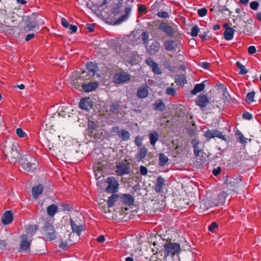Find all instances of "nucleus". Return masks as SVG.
I'll return each instance as SVG.
<instances>
[{
  "label": "nucleus",
  "mask_w": 261,
  "mask_h": 261,
  "mask_svg": "<svg viewBox=\"0 0 261 261\" xmlns=\"http://www.w3.org/2000/svg\"><path fill=\"white\" fill-rule=\"evenodd\" d=\"M3 151L7 158L12 162L18 161L21 157L18 144L10 137L7 138L4 143Z\"/></svg>",
  "instance_id": "1"
},
{
  "label": "nucleus",
  "mask_w": 261,
  "mask_h": 261,
  "mask_svg": "<svg viewBox=\"0 0 261 261\" xmlns=\"http://www.w3.org/2000/svg\"><path fill=\"white\" fill-rule=\"evenodd\" d=\"M126 5L127 6L123 5L122 0H119L113 8L112 14H113V18L116 19L115 24H119L127 19L132 9L128 5L126 4Z\"/></svg>",
  "instance_id": "2"
},
{
  "label": "nucleus",
  "mask_w": 261,
  "mask_h": 261,
  "mask_svg": "<svg viewBox=\"0 0 261 261\" xmlns=\"http://www.w3.org/2000/svg\"><path fill=\"white\" fill-rule=\"evenodd\" d=\"M38 15L37 13H33L30 15H23L22 22L23 23V30L26 33L32 31L35 29H39Z\"/></svg>",
  "instance_id": "3"
},
{
  "label": "nucleus",
  "mask_w": 261,
  "mask_h": 261,
  "mask_svg": "<svg viewBox=\"0 0 261 261\" xmlns=\"http://www.w3.org/2000/svg\"><path fill=\"white\" fill-rule=\"evenodd\" d=\"M180 250V245L177 243H165L164 245L163 252L166 261H167L168 259V257H173V256L175 254L178 253Z\"/></svg>",
  "instance_id": "4"
},
{
  "label": "nucleus",
  "mask_w": 261,
  "mask_h": 261,
  "mask_svg": "<svg viewBox=\"0 0 261 261\" xmlns=\"http://www.w3.org/2000/svg\"><path fill=\"white\" fill-rule=\"evenodd\" d=\"M225 184L227 185V189L232 192H237L245 187L241 178H232L226 179L225 180Z\"/></svg>",
  "instance_id": "5"
},
{
  "label": "nucleus",
  "mask_w": 261,
  "mask_h": 261,
  "mask_svg": "<svg viewBox=\"0 0 261 261\" xmlns=\"http://www.w3.org/2000/svg\"><path fill=\"white\" fill-rule=\"evenodd\" d=\"M77 73L75 74H73L72 75L71 78V84L74 86V87L76 89H79L81 87L82 88V85L84 84V81H86V80H90V77H87V72L86 71H84L81 73H80V75H76Z\"/></svg>",
  "instance_id": "6"
},
{
  "label": "nucleus",
  "mask_w": 261,
  "mask_h": 261,
  "mask_svg": "<svg viewBox=\"0 0 261 261\" xmlns=\"http://www.w3.org/2000/svg\"><path fill=\"white\" fill-rule=\"evenodd\" d=\"M70 221L72 230L71 233L74 236V233H75V239L76 240L79 239L82 232L85 230V226L82 224L81 221L77 218H70Z\"/></svg>",
  "instance_id": "7"
},
{
  "label": "nucleus",
  "mask_w": 261,
  "mask_h": 261,
  "mask_svg": "<svg viewBox=\"0 0 261 261\" xmlns=\"http://www.w3.org/2000/svg\"><path fill=\"white\" fill-rule=\"evenodd\" d=\"M159 29L162 32L166 33V34L170 37H172L174 35L178 36L179 35V33L176 25L172 27L165 22H162L160 23Z\"/></svg>",
  "instance_id": "8"
},
{
  "label": "nucleus",
  "mask_w": 261,
  "mask_h": 261,
  "mask_svg": "<svg viewBox=\"0 0 261 261\" xmlns=\"http://www.w3.org/2000/svg\"><path fill=\"white\" fill-rule=\"evenodd\" d=\"M35 160L30 156H23L20 160V163L22 168L27 171L29 172L36 168V165L33 162Z\"/></svg>",
  "instance_id": "9"
},
{
  "label": "nucleus",
  "mask_w": 261,
  "mask_h": 261,
  "mask_svg": "<svg viewBox=\"0 0 261 261\" xmlns=\"http://www.w3.org/2000/svg\"><path fill=\"white\" fill-rule=\"evenodd\" d=\"M22 11L20 9L14 8L11 12L10 16H8L6 19L9 20L13 25L20 23V21L22 22Z\"/></svg>",
  "instance_id": "10"
},
{
  "label": "nucleus",
  "mask_w": 261,
  "mask_h": 261,
  "mask_svg": "<svg viewBox=\"0 0 261 261\" xmlns=\"http://www.w3.org/2000/svg\"><path fill=\"white\" fill-rule=\"evenodd\" d=\"M111 133L114 135H117L123 141H126L130 139L129 132L124 129H120L118 126L113 127L111 129Z\"/></svg>",
  "instance_id": "11"
},
{
  "label": "nucleus",
  "mask_w": 261,
  "mask_h": 261,
  "mask_svg": "<svg viewBox=\"0 0 261 261\" xmlns=\"http://www.w3.org/2000/svg\"><path fill=\"white\" fill-rule=\"evenodd\" d=\"M105 181L108 184V186L106 188L105 191L108 193H115L117 192L119 184L115 177L111 176L107 178Z\"/></svg>",
  "instance_id": "12"
},
{
  "label": "nucleus",
  "mask_w": 261,
  "mask_h": 261,
  "mask_svg": "<svg viewBox=\"0 0 261 261\" xmlns=\"http://www.w3.org/2000/svg\"><path fill=\"white\" fill-rule=\"evenodd\" d=\"M130 80V75L125 71L116 73L113 77V82L116 84H123L127 82Z\"/></svg>",
  "instance_id": "13"
},
{
  "label": "nucleus",
  "mask_w": 261,
  "mask_h": 261,
  "mask_svg": "<svg viewBox=\"0 0 261 261\" xmlns=\"http://www.w3.org/2000/svg\"><path fill=\"white\" fill-rule=\"evenodd\" d=\"M162 48L160 42L157 40H154L151 44H147L145 48L147 53L149 55H155L159 53L160 49Z\"/></svg>",
  "instance_id": "14"
},
{
  "label": "nucleus",
  "mask_w": 261,
  "mask_h": 261,
  "mask_svg": "<svg viewBox=\"0 0 261 261\" xmlns=\"http://www.w3.org/2000/svg\"><path fill=\"white\" fill-rule=\"evenodd\" d=\"M180 41L168 39L164 42V48L166 50L172 51L176 50L180 45Z\"/></svg>",
  "instance_id": "15"
},
{
  "label": "nucleus",
  "mask_w": 261,
  "mask_h": 261,
  "mask_svg": "<svg viewBox=\"0 0 261 261\" xmlns=\"http://www.w3.org/2000/svg\"><path fill=\"white\" fill-rule=\"evenodd\" d=\"M116 172L119 176L128 174L130 173L129 167L123 162L118 163L116 166Z\"/></svg>",
  "instance_id": "16"
},
{
  "label": "nucleus",
  "mask_w": 261,
  "mask_h": 261,
  "mask_svg": "<svg viewBox=\"0 0 261 261\" xmlns=\"http://www.w3.org/2000/svg\"><path fill=\"white\" fill-rule=\"evenodd\" d=\"M9 4L4 3L0 0V21H3L4 23H9L8 21H6L8 17L7 9L9 8Z\"/></svg>",
  "instance_id": "17"
},
{
  "label": "nucleus",
  "mask_w": 261,
  "mask_h": 261,
  "mask_svg": "<svg viewBox=\"0 0 261 261\" xmlns=\"http://www.w3.org/2000/svg\"><path fill=\"white\" fill-rule=\"evenodd\" d=\"M205 136L208 139L218 137V138L222 139L223 140H226L225 137L222 134V132L216 129H208L206 130L205 133Z\"/></svg>",
  "instance_id": "18"
},
{
  "label": "nucleus",
  "mask_w": 261,
  "mask_h": 261,
  "mask_svg": "<svg viewBox=\"0 0 261 261\" xmlns=\"http://www.w3.org/2000/svg\"><path fill=\"white\" fill-rule=\"evenodd\" d=\"M67 232H69L67 231ZM74 235L72 234V233H68L67 237H64V239H62L61 241V244L59 245L60 248L65 249L67 245L70 243L74 244L75 241L76 240L74 239Z\"/></svg>",
  "instance_id": "19"
},
{
  "label": "nucleus",
  "mask_w": 261,
  "mask_h": 261,
  "mask_svg": "<svg viewBox=\"0 0 261 261\" xmlns=\"http://www.w3.org/2000/svg\"><path fill=\"white\" fill-rule=\"evenodd\" d=\"M98 67L97 64L93 62H88L86 64V69L88 70L87 77H90V80H92V77L94 76L96 74Z\"/></svg>",
  "instance_id": "20"
},
{
  "label": "nucleus",
  "mask_w": 261,
  "mask_h": 261,
  "mask_svg": "<svg viewBox=\"0 0 261 261\" xmlns=\"http://www.w3.org/2000/svg\"><path fill=\"white\" fill-rule=\"evenodd\" d=\"M79 106L82 109L89 111L92 108L93 101L89 97L82 98Z\"/></svg>",
  "instance_id": "21"
},
{
  "label": "nucleus",
  "mask_w": 261,
  "mask_h": 261,
  "mask_svg": "<svg viewBox=\"0 0 261 261\" xmlns=\"http://www.w3.org/2000/svg\"><path fill=\"white\" fill-rule=\"evenodd\" d=\"M98 86L97 82H89L82 85L83 90L86 92H90L95 90Z\"/></svg>",
  "instance_id": "22"
},
{
  "label": "nucleus",
  "mask_w": 261,
  "mask_h": 261,
  "mask_svg": "<svg viewBox=\"0 0 261 261\" xmlns=\"http://www.w3.org/2000/svg\"><path fill=\"white\" fill-rule=\"evenodd\" d=\"M148 86L147 85H142L139 87L137 96L139 98H144L148 95Z\"/></svg>",
  "instance_id": "23"
},
{
  "label": "nucleus",
  "mask_w": 261,
  "mask_h": 261,
  "mask_svg": "<svg viewBox=\"0 0 261 261\" xmlns=\"http://www.w3.org/2000/svg\"><path fill=\"white\" fill-rule=\"evenodd\" d=\"M208 102V99L207 96L205 94H201L199 95L196 100V105L201 108L205 107Z\"/></svg>",
  "instance_id": "24"
},
{
  "label": "nucleus",
  "mask_w": 261,
  "mask_h": 261,
  "mask_svg": "<svg viewBox=\"0 0 261 261\" xmlns=\"http://www.w3.org/2000/svg\"><path fill=\"white\" fill-rule=\"evenodd\" d=\"M147 153V149L145 147L143 146L141 147L135 155V159L138 162H143L145 159Z\"/></svg>",
  "instance_id": "25"
},
{
  "label": "nucleus",
  "mask_w": 261,
  "mask_h": 261,
  "mask_svg": "<svg viewBox=\"0 0 261 261\" xmlns=\"http://www.w3.org/2000/svg\"><path fill=\"white\" fill-rule=\"evenodd\" d=\"M28 238L26 235H22L21 237V242L19 246V249L21 251L27 250L31 244V241H28Z\"/></svg>",
  "instance_id": "26"
},
{
  "label": "nucleus",
  "mask_w": 261,
  "mask_h": 261,
  "mask_svg": "<svg viewBox=\"0 0 261 261\" xmlns=\"http://www.w3.org/2000/svg\"><path fill=\"white\" fill-rule=\"evenodd\" d=\"M13 218L11 212L9 211L5 212L2 218V222L4 225H7L13 221Z\"/></svg>",
  "instance_id": "27"
},
{
  "label": "nucleus",
  "mask_w": 261,
  "mask_h": 261,
  "mask_svg": "<svg viewBox=\"0 0 261 261\" xmlns=\"http://www.w3.org/2000/svg\"><path fill=\"white\" fill-rule=\"evenodd\" d=\"M165 186V180L161 177L159 176L156 179V182L155 184L154 189L156 193H160L162 191Z\"/></svg>",
  "instance_id": "28"
},
{
  "label": "nucleus",
  "mask_w": 261,
  "mask_h": 261,
  "mask_svg": "<svg viewBox=\"0 0 261 261\" xmlns=\"http://www.w3.org/2000/svg\"><path fill=\"white\" fill-rule=\"evenodd\" d=\"M153 108L155 110L163 112L166 110V106L161 99H158L153 104Z\"/></svg>",
  "instance_id": "29"
},
{
  "label": "nucleus",
  "mask_w": 261,
  "mask_h": 261,
  "mask_svg": "<svg viewBox=\"0 0 261 261\" xmlns=\"http://www.w3.org/2000/svg\"><path fill=\"white\" fill-rule=\"evenodd\" d=\"M192 144L194 148V153L195 156H200V152L201 151L200 147L199 146L200 141L198 139L195 138L192 140Z\"/></svg>",
  "instance_id": "30"
},
{
  "label": "nucleus",
  "mask_w": 261,
  "mask_h": 261,
  "mask_svg": "<svg viewBox=\"0 0 261 261\" xmlns=\"http://www.w3.org/2000/svg\"><path fill=\"white\" fill-rule=\"evenodd\" d=\"M121 199L123 203L129 206L133 205L134 202V198L130 194H123L121 197Z\"/></svg>",
  "instance_id": "31"
},
{
  "label": "nucleus",
  "mask_w": 261,
  "mask_h": 261,
  "mask_svg": "<svg viewBox=\"0 0 261 261\" xmlns=\"http://www.w3.org/2000/svg\"><path fill=\"white\" fill-rule=\"evenodd\" d=\"M43 191V187L42 185L39 184L37 186L32 188V192L33 197L37 199L39 195L42 194Z\"/></svg>",
  "instance_id": "32"
},
{
  "label": "nucleus",
  "mask_w": 261,
  "mask_h": 261,
  "mask_svg": "<svg viewBox=\"0 0 261 261\" xmlns=\"http://www.w3.org/2000/svg\"><path fill=\"white\" fill-rule=\"evenodd\" d=\"M234 30L230 27L226 28L224 32V38L226 40H230L233 39Z\"/></svg>",
  "instance_id": "33"
},
{
  "label": "nucleus",
  "mask_w": 261,
  "mask_h": 261,
  "mask_svg": "<svg viewBox=\"0 0 261 261\" xmlns=\"http://www.w3.org/2000/svg\"><path fill=\"white\" fill-rule=\"evenodd\" d=\"M58 207L57 205L52 204L49 205L46 208L47 214L50 217H54L57 213Z\"/></svg>",
  "instance_id": "34"
},
{
  "label": "nucleus",
  "mask_w": 261,
  "mask_h": 261,
  "mask_svg": "<svg viewBox=\"0 0 261 261\" xmlns=\"http://www.w3.org/2000/svg\"><path fill=\"white\" fill-rule=\"evenodd\" d=\"M175 82L177 85L184 86L187 83L185 75L184 74L177 75L175 77Z\"/></svg>",
  "instance_id": "35"
},
{
  "label": "nucleus",
  "mask_w": 261,
  "mask_h": 261,
  "mask_svg": "<svg viewBox=\"0 0 261 261\" xmlns=\"http://www.w3.org/2000/svg\"><path fill=\"white\" fill-rule=\"evenodd\" d=\"M119 195L117 194L113 193L109 197L107 204L109 207H111L114 205L116 201L118 199Z\"/></svg>",
  "instance_id": "36"
},
{
  "label": "nucleus",
  "mask_w": 261,
  "mask_h": 261,
  "mask_svg": "<svg viewBox=\"0 0 261 261\" xmlns=\"http://www.w3.org/2000/svg\"><path fill=\"white\" fill-rule=\"evenodd\" d=\"M205 86L203 83L197 84L195 85L194 89L191 90V94L196 95L197 93L202 91L205 88Z\"/></svg>",
  "instance_id": "37"
},
{
  "label": "nucleus",
  "mask_w": 261,
  "mask_h": 261,
  "mask_svg": "<svg viewBox=\"0 0 261 261\" xmlns=\"http://www.w3.org/2000/svg\"><path fill=\"white\" fill-rule=\"evenodd\" d=\"M38 228V226L36 225H30L28 227L27 233L24 235L27 236L28 238H31L34 234Z\"/></svg>",
  "instance_id": "38"
},
{
  "label": "nucleus",
  "mask_w": 261,
  "mask_h": 261,
  "mask_svg": "<svg viewBox=\"0 0 261 261\" xmlns=\"http://www.w3.org/2000/svg\"><path fill=\"white\" fill-rule=\"evenodd\" d=\"M55 227L52 223L46 222L44 223V226L42 227V230L44 233V234H47L48 232H50L55 230Z\"/></svg>",
  "instance_id": "39"
},
{
  "label": "nucleus",
  "mask_w": 261,
  "mask_h": 261,
  "mask_svg": "<svg viewBox=\"0 0 261 261\" xmlns=\"http://www.w3.org/2000/svg\"><path fill=\"white\" fill-rule=\"evenodd\" d=\"M149 139L150 144L152 146H154L155 143L158 140V135L157 133L154 131L153 132L150 133L149 134Z\"/></svg>",
  "instance_id": "40"
},
{
  "label": "nucleus",
  "mask_w": 261,
  "mask_h": 261,
  "mask_svg": "<svg viewBox=\"0 0 261 261\" xmlns=\"http://www.w3.org/2000/svg\"><path fill=\"white\" fill-rule=\"evenodd\" d=\"M96 125V123L93 121H89L88 124V134L92 136L93 131L95 130Z\"/></svg>",
  "instance_id": "41"
},
{
  "label": "nucleus",
  "mask_w": 261,
  "mask_h": 261,
  "mask_svg": "<svg viewBox=\"0 0 261 261\" xmlns=\"http://www.w3.org/2000/svg\"><path fill=\"white\" fill-rule=\"evenodd\" d=\"M236 65L237 67L240 69V74H245L248 72V70L246 69V67L242 65L240 61L237 62Z\"/></svg>",
  "instance_id": "42"
},
{
  "label": "nucleus",
  "mask_w": 261,
  "mask_h": 261,
  "mask_svg": "<svg viewBox=\"0 0 261 261\" xmlns=\"http://www.w3.org/2000/svg\"><path fill=\"white\" fill-rule=\"evenodd\" d=\"M45 236L47 241H53L55 240L57 238V232L55 229L54 231L47 233Z\"/></svg>",
  "instance_id": "43"
},
{
  "label": "nucleus",
  "mask_w": 261,
  "mask_h": 261,
  "mask_svg": "<svg viewBox=\"0 0 261 261\" xmlns=\"http://www.w3.org/2000/svg\"><path fill=\"white\" fill-rule=\"evenodd\" d=\"M168 160V157L164 153H161L159 154V165L161 166H164Z\"/></svg>",
  "instance_id": "44"
},
{
  "label": "nucleus",
  "mask_w": 261,
  "mask_h": 261,
  "mask_svg": "<svg viewBox=\"0 0 261 261\" xmlns=\"http://www.w3.org/2000/svg\"><path fill=\"white\" fill-rule=\"evenodd\" d=\"M93 168H94V171L95 172V174L96 177L98 176V173H97V172H98L100 174H102V172L103 171V168H102V164L101 163H98L96 164H94Z\"/></svg>",
  "instance_id": "45"
},
{
  "label": "nucleus",
  "mask_w": 261,
  "mask_h": 261,
  "mask_svg": "<svg viewBox=\"0 0 261 261\" xmlns=\"http://www.w3.org/2000/svg\"><path fill=\"white\" fill-rule=\"evenodd\" d=\"M141 37L143 41V44L146 46L148 44L149 40V33L147 32H143L141 35Z\"/></svg>",
  "instance_id": "46"
},
{
  "label": "nucleus",
  "mask_w": 261,
  "mask_h": 261,
  "mask_svg": "<svg viewBox=\"0 0 261 261\" xmlns=\"http://www.w3.org/2000/svg\"><path fill=\"white\" fill-rule=\"evenodd\" d=\"M255 92L252 91L247 93L246 98V101L248 103H251L254 101Z\"/></svg>",
  "instance_id": "47"
},
{
  "label": "nucleus",
  "mask_w": 261,
  "mask_h": 261,
  "mask_svg": "<svg viewBox=\"0 0 261 261\" xmlns=\"http://www.w3.org/2000/svg\"><path fill=\"white\" fill-rule=\"evenodd\" d=\"M150 67L151 68V70L152 71V72L155 74L159 75V74H161L162 73V72L160 70V69H159V68L158 67V65L156 63H155L154 64H153L152 65L150 66Z\"/></svg>",
  "instance_id": "48"
},
{
  "label": "nucleus",
  "mask_w": 261,
  "mask_h": 261,
  "mask_svg": "<svg viewBox=\"0 0 261 261\" xmlns=\"http://www.w3.org/2000/svg\"><path fill=\"white\" fill-rule=\"evenodd\" d=\"M236 134L238 136V138L240 140V142L242 144H245L247 142V138H245L243 134L239 130H238Z\"/></svg>",
  "instance_id": "49"
},
{
  "label": "nucleus",
  "mask_w": 261,
  "mask_h": 261,
  "mask_svg": "<svg viewBox=\"0 0 261 261\" xmlns=\"http://www.w3.org/2000/svg\"><path fill=\"white\" fill-rule=\"evenodd\" d=\"M199 32V28L197 25H194L191 29V35L192 37H197Z\"/></svg>",
  "instance_id": "50"
},
{
  "label": "nucleus",
  "mask_w": 261,
  "mask_h": 261,
  "mask_svg": "<svg viewBox=\"0 0 261 261\" xmlns=\"http://www.w3.org/2000/svg\"><path fill=\"white\" fill-rule=\"evenodd\" d=\"M16 134L19 137L21 138H25L27 136V134L21 128L16 129Z\"/></svg>",
  "instance_id": "51"
},
{
  "label": "nucleus",
  "mask_w": 261,
  "mask_h": 261,
  "mask_svg": "<svg viewBox=\"0 0 261 261\" xmlns=\"http://www.w3.org/2000/svg\"><path fill=\"white\" fill-rule=\"evenodd\" d=\"M207 13V10L205 8H202L201 9H199L197 11V13L199 15V16L202 17L205 16Z\"/></svg>",
  "instance_id": "52"
},
{
  "label": "nucleus",
  "mask_w": 261,
  "mask_h": 261,
  "mask_svg": "<svg viewBox=\"0 0 261 261\" xmlns=\"http://www.w3.org/2000/svg\"><path fill=\"white\" fill-rule=\"evenodd\" d=\"M67 109L65 108L64 110H61L59 112V114H58V115L59 116H60L63 118H67V117H70V115L69 114V113L67 112L66 111Z\"/></svg>",
  "instance_id": "53"
},
{
  "label": "nucleus",
  "mask_w": 261,
  "mask_h": 261,
  "mask_svg": "<svg viewBox=\"0 0 261 261\" xmlns=\"http://www.w3.org/2000/svg\"><path fill=\"white\" fill-rule=\"evenodd\" d=\"M242 118L244 119L251 120L253 118V116L248 112H245L242 114Z\"/></svg>",
  "instance_id": "54"
},
{
  "label": "nucleus",
  "mask_w": 261,
  "mask_h": 261,
  "mask_svg": "<svg viewBox=\"0 0 261 261\" xmlns=\"http://www.w3.org/2000/svg\"><path fill=\"white\" fill-rule=\"evenodd\" d=\"M218 225V224H217V223L216 222H213L212 223V224L208 226V230L212 232H214L215 231V230L217 228Z\"/></svg>",
  "instance_id": "55"
},
{
  "label": "nucleus",
  "mask_w": 261,
  "mask_h": 261,
  "mask_svg": "<svg viewBox=\"0 0 261 261\" xmlns=\"http://www.w3.org/2000/svg\"><path fill=\"white\" fill-rule=\"evenodd\" d=\"M140 172L142 175H147L148 173V169L146 167L142 165L140 167Z\"/></svg>",
  "instance_id": "56"
},
{
  "label": "nucleus",
  "mask_w": 261,
  "mask_h": 261,
  "mask_svg": "<svg viewBox=\"0 0 261 261\" xmlns=\"http://www.w3.org/2000/svg\"><path fill=\"white\" fill-rule=\"evenodd\" d=\"M7 245L6 240L0 239V253L5 249Z\"/></svg>",
  "instance_id": "57"
},
{
  "label": "nucleus",
  "mask_w": 261,
  "mask_h": 261,
  "mask_svg": "<svg viewBox=\"0 0 261 261\" xmlns=\"http://www.w3.org/2000/svg\"><path fill=\"white\" fill-rule=\"evenodd\" d=\"M120 105L117 101L113 102L111 106V109L113 112L116 111L119 109Z\"/></svg>",
  "instance_id": "58"
},
{
  "label": "nucleus",
  "mask_w": 261,
  "mask_h": 261,
  "mask_svg": "<svg viewBox=\"0 0 261 261\" xmlns=\"http://www.w3.org/2000/svg\"><path fill=\"white\" fill-rule=\"evenodd\" d=\"M250 8L252 10H257L259 7V3L256 1H253L250 4Z\"/></svg>",
  "instance_id": "59"
},
{
  "label": "nucleus",
  "mask_w": 261,
  "mask_h": 261,
  "mask_svg": "<svg viewBox=\"0 0 261 261\" xmlns=\"http://www.w3.org/2000/svg\"><path fill=\"white\" fill-rule=\"evenodd\" d=\"M158 16L159 17L163 18H167L169 17V14L166 11H161L159 12L158 13Z\"/></svg>",
  "instance_id": "60"
},
{
  "label": "nucleus",
  "mask_w": 261,
  "mask_h": 261,
  "mask_svg": "<svg viewBox=\"0 0 261 261\" xmlns=\"http://www.w3.org/2000/svg\"><path fill=\"white\" fill-rule=\"evenodd\" d=\"M166 93L168 95L173 96L176 93V90L173 88L169 87L167 89Z\"/></svg>",
  "instance_id": "61"
},
{
  "label": "nucleus",
  "mask_w": 261,
  "mask_h": 261,
  "mask_svg": "<svg viewBox=\"0 0 261 261\" xmlns=\"http://www.w3.org/2000/svg\"><path fill=\"white\" fill-rule=\"evenodd\" d=\"M223 95V96H224V99L225 101H230V96L229 93L228 92V91H227L226 90L224 91Z\"/></svg>",
  "instance_id": "62"
},
{
  "label": "nucleus",
  "mask_w": 261,
  "mask_h": 261,
  "mask_svg": "<svg viewBox=\"0 0 261 261\" xmlns=\"http://www.w3.org/2000/svg\"><path fill=\"white\" fill-rule=\"evenodd\" d=\"M135 143L138 147H141L142 145V139L139 136H138L135 140Z\"/></svg>",
  "instance_id": "63"
},
{
  "label": "nucleus",
  "mask_w": 261,
  "mask_h": 261,
  "mask_svg": "<svg viewBox=\"0 0 261 261\" xmlns=\"http://www.w3.org/2000/svg\"><path fill=\"white\" fill-rule=\"evenodd\" d=\"M248 51L250 54L253 55L255 54L256 51V47L253 45L250 46L248 47Z\"/></svg>",
  "instance_id": "64"
}]
</instances>
